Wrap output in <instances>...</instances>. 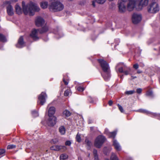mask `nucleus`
<instances>
[{
  "mask_svg": "<svg viewBox=\"0 0 160 160\" xmlns=\"http://www.w3.org/2000/svg\"><path fill=\"white\" fill-rule=\"evenodd\" d=\"M22 6L23 11L26 14H29L30 15H33L34 12H38L40 10L37 4L32 2H30L27 4L23 1L22 2Z\"/></svg>",
  "mask_w": 160,
  "mask_h": 160,
  "instance_id": "1",
  "label": "nucleus"
},
{
  "mask_svg": "<svg viewBox=\"0 0 160 160\" xmlns=\"http://www.w3.org/2000/svg\"><path fill=\"white\" fill-rule=\"evenodd\" d=\"M137 1L138 0H128L126 8L125 4V2H126L119 1L118 2V7L119 12L120 13H123L126 12L127 8L128 11H132L135 8Z\"/></svg>",
  "mask_w": 160,
  "mask_h": 160,
  "instance_id": "2",
  "label": "nucleus"
},
{
  "mask_svg": "<svg viewBox=\"0 0 160 160\" xmlns=\"http://www.w3.org/2000/svg\"><path fill=\"white\" fill-rule=\"evenodd\" d=\"M63 8V5L58 0H53L49 5L50 10L53 12L61 11Z\"/></svg>",
  "mask_w": 160,
  "mask_h": 160,
  "instance_id": "3",
  "label": "nucleus"
},
{
  "mask_svg": "<svg viewBox=\"0 0 160 160\" xmlns=\"http://www.w3.org/2000/svg\"><path fill=\"white\" fill-rule=\"evenodd\" d=\"M98 61L103 71L106 73L107 76L106 75L103 76V78L105 80H108L110 77V75L108 72L109 68L108 63L102 59H98Z\"/></svg>",
  "mask_w": 160,
  "mask_h": 160,
  "instance_id": "4",
  "label": "nucleus"
},
{
  "mask_svg": "<svg viewBox=\"0 0 160 160\" xmlns=\"http://www.w3.org/2000/svg\"><path fill=\"white\" fill-rule=\"evenodd\" d=\"M160 9V6L157 2H152L148 6V12L151 13L155 14L158 12Z\"/></svg>",
  "mask_w": 160,
  "mask_h": 160,
  "instance_id": "5",
  "label": "nucleus"
},
{
  "mask_svg": "<svg viewBox=\"0 0 160 160\" xmlns=\"http://www.w3.org/2000/svg\"><path fill=\"white\" fill-rule=\"evenodd\" d=\"M105 141V138L104 136L102 135L98 136L95 139V146L97 148H100Z\"/></svg>",
  "mask_w": 160,
  "mask_h": 160,
  "instance_id": "6",
  "label": "nucleus"
},
{
  "mask_svg": "<svg viewBox=\"0 0 160 160\" xmlns=\"http://www.w3.org/2000/svg\"><path fill=\"white\" fill-rule=\"evenodd\" d=\"M149 1V0H139L138 5L137 6H136L135 8H136L138 10H141L143 7H146L148 5Z\"/></svg>",
  "mask_w": 160,
  "mask_h": 160,
  "instance_id": "7",
  "label": "nucleus"
},
{
  "mask_svg": "<svg viewBox=\"0 0 160 160\" xmlns=\"http://www.w3.org/2000/svg\"><path fill=\"white\" fill-rule=\"evenodd\" d=\"M47 97V95L46 93L42 92L38 96V103L41 105H43L46 102V98Z\"/></svg>",
  "mask_w": 160,
  "mask_h": 160,
  "instance_id": "8",
  "label": "nucleus"
},
{
  "mask_svg": "<svg viewBox=\"0 0 160 160\" xmlns=\"http://www.w3.org/2000/svg\"><path fill=\"white\" fill-rule=\"evenodd\" d=\"M142 16L139 14L134 13L132 15V22L134 24H136L140 22Z\"/></svg>",
  "mask_w": 160,
  "mask_h": 160,
  "instance_id": "9",
  "label": "nucleus"
},
{
  "mask_svg": "<svg viewBox=\"0 0 160 160\" xmlns=\"http://www.w3.org/2000/svg\"><path fill=\"white\" fill-rule=\"evenodd\" d=\"M39 30L33 29L31 31L30 36L34 40H37L39 39L38 37Z\"/></svg>",
  "mask_w": 160,
  "mask_h": 160,
  "instance_id": "10",
  "label": "nucleus"
},
{
  "mask_svg": "<svg viewBox=\"0 0 160 160\" xmlns=\"http://www.w3.org/2000/svg\"><path fill=\"white\" fill-rule=\"evenodd\" d=\"M36 25L38 27L42 26L45 24V22L44 19L40 17H38L35 20Z\"/></svg>",
  "mask_w": 160,
  "mask_h": 160,
  "instance_id": "11",
  "label": "nucleus"
},
{
  "mask_svg": "<svg viewBox=\"0 0 160 160\" xmlns=\"http://www.w3.org/2000/svg\"><path fill=\"white\" fill-rule=\"evenodd\" d=\"M49 118L48 121V124L50 126H53L56 123L57 118L54 116H48Z\"/></svg>",
  "mask_w": 160,
  "mask_h": 160,
  "instance_id": "12",
  "label": "nucleus"
},
{
  "mask_svg": "<svg viewBox=\"0 0 160 160\" xmlns=\"http://www.w3.org/2000/svg\"><path fill=\"white\" fill-rule=\"evenodd\" d=\"M16 47L19 48H22L25 46L24 42L22 36H21L19 38L18 43L16 45Z\"/></svg>",
  "mask_w": 160,
  "mask_h": 160,
  "instance_id": "13",
  "label": "nucleus"
},
{
  "mask_svg": "<svg viewBox=\"0 0 160 160\" xmlns=\"http://www.w3.org/2000/svg\"><path fill=\"white\" fill-rule=\"evenodd\" d=\"M113 145L117 150L120 151L121 150V147L119 143L116 140H115L113 141Z\"/></svg>",
  "mask_w": 160,
  "mask_h": 160,
  "instance_id": "14",
  "label": "nucleus"
},
{
  "mask_svg": "<svg viewBox=\"0 0 160 160\" xmlns=\"http://www.w3.org/2000/svg\"><path fill=\"white\" fill-rule=\"evenodd\" d=\"M7 12L8 14L10 16H12L13 14V8L11 5H9L7 8Z\"/></svg>",
  "mask_w": 160,
  "mask_h": 160,
  "instance_id": "15",
  "label": "nucleus"
},
{
  "mask_svg": "<svg viewBox=\"0 0 160 160\" xmlns=\"http://www.w3.org/2000/svg\"><path fill=\"white\" fill-rule=\"evenodd\" d=\"M55 108L54 107H50L48 110V116H53L55 112Z\"/></svg>",
  "mask_w": 160,
  "mask_h": 160,
  "instance_id": "16",
  "label": "nucleus"
},
{
  "mask_svg": "<svg viewBox=\"0 0 160 160\" xmlns=\"http://www.w3.org/2000/svg\"><path fill=\"white\" fill-rule=\"evenodd\" d=\"M15 9L17 13L18 14H20L22 13V9L18 4H17L15 6Z\"/></svg>",
  "mask_w": 160,
  "mask_h": 160,
  "instance_id": "17",
  "label": "nucleus"
},
{
  "mask_svg": "<svg viewBox=\"0 0 160 160\" xmlns=\"http://www.w3.org/2000/svg\"><path fill=\"white\" fill-rule=\"evenodd\" d=\"M55 148L54 149V150L56 151H59L62 149H63L64 150L66 149V147L64 146L56 145L55 146Z\"/></svg>",
  "mask_w": 160,
  "mask_h": 160,
  "instance_id": "18",
  "label": "nucleus"
},
{
  "mask_svg": "<svg viewBox=\"0 0 160 160\" xmlns=\"http://www.w3.org/2000/svg\"><path fill=\"white\" fill-rule=\"evenodd\" d=\"M59 131L61 134L63 135L66 132L65 128L63 126H61L59 128Z\"/></svg>",
  "mask_w": 160,
  "mask_h": 160,
  "instance_id": "19",
  "label": "nucleus"
},
{
  "mask_svg": "<svg viewBox=\"0 0 160 160\" xmlns=\"http://www.w3.org/2000/svg\"><path fill=\"white\" fill-rule=\"evenodd\" d=\"M48 3L47 2H43L40 3L41 7L43 9L46 8L48 7Z\"/></svg>",
  "mask_w": 160,
  "mask_h": 160,
  "instance_id": "20",
  "label": "nucleus"
},
{
  "mask_svg": "<svg viewBox=\"0 0 160 160\" xmlns=\"http://www.w3.org/2000/svg\"><path fill=\"white\" fill-rule=\"evenodd\" d=\"M71 113L68 110H65L63 112V115L64 116H65L67 117H69L70 116Z\"/></svg>",
  "mask_w": 160,
  "mask_h": 160,
  "instance_id": "21",
  "label": "nucleus"
},
{
  "mask_svg": "<svg viewBox=\"0 0 160 160\" xmlns=\"http://www.w3.org/2000/svg\"><path fill=\"white\" fill-rule=\"evenodd\" d=\"M116 131H114L112 132H110L108 133V135L110 138H114L116 134Z\"/></svg>",
  "mask_w": 160,
  "mask_h": 160,
  "instance_id": "22",
  "label": "nucleus"
},
{
  "mask_svg": "<svg viewBox=\"0 0 160 160\" xmlns=\"http://www.w3.org/2000/svg\"><path fill=\"white\" fill-rule=\"evenodd\" d=\"M131 71V68L130 67H126V69L124 71L123 73L125 74L126 75H128V74H130L129 72Z\"/></svg>",
  "mask_w": 160,
  "mask_h": 160,
  "instance_id": "23",
  "label": "nucleus"
},
{
  "mask_svg": "<svg viewBox=\"0 0 160 160\" xmlns=\"http://www.w3.org/2000/svg\"><path fill=\"white\" fill-rule=\"evenodd\" d=\"M7 39L3 35L0 34V41L3 42H6Z\"/></svg>",
  "mask_w": 160,
  "mask_h": 160,
  "instance_id": "24",
  "label": "nucleus"
},
{
  "mask_svg": "<svg viewBox=\"0 0 160 160\" xmlns=\"http://www.w3.org/2000/svg\"><path fill=\"white\" fill-rule=\"evenodd\" d=\"M48 30V26L46 25L44 27H42L40 33H43L47 32Z\"/></svg>",
  "mask_w": 160,
  "mask_h": 160,
  "instance_id": "25",
  "label": "nucleus"
},
{
  "mask_svg": "<svg viewBox=\"0 0 160 160\" xmlns=\"http://www.w3.org/2000/svg\"><path fill=\"white\" fill-rule=\"evenodd\" d=\"M137 112H139L141 113H142L145 114H149L150 113L149 112L146 110L143 109H139L137 111Z\"/></svg>",
  "mask_w": 160,
  "mask_h": 160,
  "instance_id": "26",
  "label": "nucleus"
},
{
  "mask_svg": "<svg viewBox=\"0 0 160 160\" xmlns=\"http://www.w3.org/2000/svg\"><path fill=\"white\" fill-rule=\"evenodd\" d=\"M68 158V156L65 154H62L60 157V158L61 160H64L67 159Z\"/></svg>",
  "mask_w": 160,
  "mask_h": 160,
  "instance_id": "27",
  "label": "nucleus"
},
{
  "mask_svg": "<svg viewBox=\"0 0 160 160\" xmlns=\"http://www.w3.org/2000/svg\"><path fill=\"white\" fill-rule=\"evenodd\" d=\"M71 93V91L70 89H68L66 90L64 92V95L65 96H68Z\"/></svg>",
  "mask_w": 160,
  "mask_h": 160,
  "instance_id": "28",
  "label": "nucleus"
},
{
  "mask_svg": "<svg viewBox=\"0 0 160 160\" xmlns=\"http://www.w3.org/2000/svg\"><path fill=\"white\" fill-rule=\"evenodd\" d=\"M97 150L94 149L93 151V153L94 155V160H98V156L97 155Z\"/></svg>",
  "mask_w": 160,
  "mask_h": 160,
  "instance_id": "29",
  "label": "nucleus"
},
{
  "mask_svg": "<svg viewBox=\"0 0 160 160\" xmlns=\"http://www.w3.org/2000/svg\"><path fill=\"white\" fill-rule=\"evenodd\" d=\"M110 160H118V158L114 153L112 154Z\"/></svg>",
  "mask_w": 160,
  "mask_h": 160,
  "instance_id": "30",
  "label": "nucleus"
},
{
  "mask_svg": "<svg viewBox=\"0 0 160 160\" xmlns=\"http://www.w3.org/2000/svg\"><path fill=\"white\" fill-rule=\"evenodd\" d=\"M76 141L77 142H81V138L80 135L78 133L77 134L76 137Z\"/></svg>",
  "mask_w": 160,
  "mask_h": 160,
  "instance_id": "31",
  "label": "nucleus"
},
{
  "mask_svg": "<svg viewBox=\"0 0 160 160\" xmlns=\"http://www.w3.org/2000/svg\"><path fill=\"white\" fill-rule=\"evenodd\" d=\"M135 92V91L134 90L128 91H126L125 92V93L127 95H131L133 94Z\"/></svg>",
  "mask_w": 160,
  "mask_h": 160,
  "instance_id": "32",
  "label": "nucleus"
},
{
  "mask_svg": "<svg viewBox=\"0 0 160 160\" xmlns=\"http://www.w3.org/2000/svg\"><path fill=\"white\" fill-rule=\"evenodd\" d=\"M76 88L80 92H83L85 89L84 88L79 86L78 87H76Z\"/></svg>",
  "mask_w": 160,
  "mask_h": 160,
  "instance_id": "33",
  "label": "nucleus"
},
{
  "mask_svg": "<svg viewBox=\"0 0 160 160\" xmlns=\"http://www.w3.org/2000/svg\"><path fill=\"white\" fill-rule=\"evenodd\" d=\"M16 146L14 145L11 144L8 146L7 148L8 149H11L15 148Z\"/></svg>",
  "mask_w": 160,
  "mask_h": 160,
  "instance_id": "34",
  "label": "nucleus"
},
{
  "mask_svg": "<svg viewBox=\"0 0 160 160\" xmlns=\"http://www.w3.org/2000/svg\"><path fill=\"white\" fill-rule=\"evenodd\" d=\"M126 67H124V68L122 67H120L118 69V71L120 72L123 73L124 71L126 69Z\"/></svg>",
  "mask_w": 160,
  "mask_h": 160,
  "instance_id": "35",
  "label": "nucleus"
},
{
  "mask_svg": "<svg viewBox=\"0 0 160 160\" xmlns=\"http://www.w3.org/2000/svg\"><path fill=\"white\" fill-rule=\"evenodd\" d=\"M32 114L33 116L36 117L38 115V114L37 112L36 111H33L32 112Z\"/></svg>",
  "mask_w": 160,
  "mask_h": 160,
  "instance_id": "36",
  "label": "nucleus"
},
{
  "mask_svg": "<svg viewBox=\"0 0 160 160\" xmlns=\"http://www.w3.org/2000/svg\"><path fill=\"white\" fill-rule=\"evenodd\" d=\"M96 1L98 3L102 4L104 3L106 0H96Z\"/></svg>",
  "mask_w": 160,
  "mask_h": 160,
  "instance_id": "37",
  "label": "nucleus"
},
{
  "mask_svg": "<svg viewBox=\"0 0 160 160\" xmlns=\"http://www.w3.org/2000/svg\"><path fill=\"white\" fill-rule=\"evenodd\" d=\"M71 141H69V140L67 141L65 143V144L66 145L68 146H70L71 145Z\"/></svg>",
  "mask_w": 160,
  "mask_h": 160,
  "instance_id": "38",
  "label": "nucleus"
},
{
  "mask_svg": "<svg viewBox=\"0 0 160 160\" xmlns=\"http://www.w3.org/2000/svg\"><path fill=\"white\" fill-rule=\"evenodd\" d=\"M146 95L148 96H152L153 95L152 92V91H148L147 92Z\"/></svg>",
  "mask_w": 160,
  "mask_h": 160,
  "instance_id": "39",
  "label": "nucleus"
},
{
  "mask_svg": "<svg viewBox=\"0 0 160 160\" xmlns=\"http://www.w3.org/2000/svg\"><path fill=\"white\" fill-rule=\"evenodd\" d=\"M118 108L119 109V110H120L121 112H123V110L122 107L120 105L118 104Z\"/></svg>",
  "mask_w": 160,
  "mask_h": 160,
  "instance_id": "40",
  "label": "nucleus"
},
{
  "mask_svg": "<svg viewBox=\"0 0 160 160\" xmlns=\"http://www.w3.org/2000/svg\"><path fill=\"white\" fill-rule=\"evenodd\" d=\"M85 142L88 146H90L91 145V142L87 139L85 140Z\"/></svg>",
  "mask_w": 160,
  "mask_h": 160,
  "instance_id": "41",
  "label": "nucleus"
},
{
  "mask_svg": "<svg viewBox=\"0 0 160 160\" xmlns=\"http://www.w3.org/2000/svg\"><path fill=\"white\" fill-rule=\"evenodd\" d=\"M133 68L136 70H137L139 68V65L138 64L136 63L133 65Z\"/></svg>",
  "mask_w": 160,
  "mask_h": 160,
  "instance_id": "42",
  "label": "nucleus"
},
{
  "mask_svg": "<svg viewBox=\"0 0 160 160\" xmlns=\"http://www.w3.org/2000/svg\"><path fill=\"white\" fill-rule=\"evenodd\" d=\"M63 82H64V84L65 85H67L68 84V80H65V78L64 77H63Z\"/></svg>",
  "mask_w": 160,
  "mask_h": 160,
  "instance_id": "43",
  "label": "nucleus"
},
{
  "mask_svg": "<svg viewBox=\"0 0 160 160\" xmlns=\"http://www.w3.org/2000/svg\"><path fill=\"white\" fill-rule=\"evenodd\" d=\"M142 91V89L140 88H138L137 89V93L140 94L141 93Z\"/></svg>",
  "mask_w": 160,
  "mask_h": 160,
  "instance_id": "44",
  "label": "nucleus"
},
{
  "mask_svg": "<svg viewBox=\"0 0 160 160\" xmlns=\"http://www.w3.org/2000/svg\"><path fill=\"white\" fill-rule=\"evenodd\" d=\"M5 152L4 150L3 149H0V155H2V154L4 153Z\"/></svg>",
  "mask_w": 160,
  "mask_h": 160,
  "instance_id": "45",
  "label": "nucleus"
},
{
  "mask_svg": "<svg viewBox=\"0 0 160 160\" xmlns=\"http://www.w3.org/2000/svg\"><path fill=\"white\" fill-rule=\"evenodd\" d=\"M105 133L107 135H108V133L110 132L108 131V130L107 128H106L105 130Z\"/></svg>",
  "mask_w": 160,
  "mask_h": 160,
  "instance_id": "46",
  "label": "nucleus"
},
{
  "mask_svg": "<svg viewBox=\"0 0 160 160\" xmlns=\"http://www.w3.org/2000/svg\"><path fill=\"white\" fill-rule=\"evenodd\" d=\"M112 104V101L110 100L108 102V104L109 106H111Z\"/></svg>",
  "mask_w": 160,
  "mask_h": 160,
  "instance_id": "47",
  "label": "nucleus"
},
{
  "mask_svg": "<svg viewBox=\"0 0 160 160\" xmlns=\"http://www.w3.org/2000/svg\"><path fill=\"white\" fill-rule=\"evenodd\" d=\"M107 150V148L106 147L104 149V153H105L106 155H107V154L106 152V150Z\"/></svg>",
  "mask_w": 160,
  "mask_h": 160,
  "instance_id": "48",
  "label": "nucleus"
},
{
  "mask_svg": "<svg viewBox=\"0 0 160 160\" xmlns=\"http://www.w3.org/2000/svg\"><path fill=\"white\" fill-rule=\"evenodd\" d=\"M95 1H92V4L94 7H95Z\"/></svg>",
  "mask_w": 160,
  "mask_h": 160,
  "instance_id": "49",
  "label": "nucleus"
},
{
  "mask_svg": "<svg viewBox=\"0 0 160 160\" xmlns=\"http://www.w3.org/2000/svg\"><path fill=\"white\" fill-rule=\"evenodd\" d=\"M93 122V120L92 119H89L88 120V123H91Z\"/></svg>",
  "mask_w": 160,
  "mask_h": 160,
  "instance_id": "50",
  "label": "nucleus"
},
{
  "mask_svg": "<svg viewBox=\"0 0 160 160\" xmlns=\"http://www.w3.org/2000/svg\"><path fill=\"white\" fill-rule=\"evenodd\" d=\"M142 72V71H141L139 70H138L137 71V73L138 74L141 73Z\"/></svg>",
  "mask_w": 160,
  "mask_h": 160,
  "instance_id": "51",
  "label": "nucleus"
},
{
  "mask_svg": "<svg viewBox=\"0 0 160 160\" xmlns=\"http://www.w3.org/2000/svg\"><path fill=\"white\" fill-rule=\"evenodd\" d=\"M130 75L131 76V77L132 79H134L137 78L136 76H132V74H130Z\"/></svg>",
  "mask_w": 160,
  "mask_h": 160,
  "instance_id": "52",
  "label": "nucleus"
},
{
  "mask_svg": "<svg viewBox=\"0 0 160 160\" xmlns=\"http://www.w3.org/2000/svg\"><path fill=\"white\" fill-rule=\"evenodd\" d=\"M156 116L157 117H159L158 119H160V114H156Z\"/></svg>",
  "mask_w": 160,
  "mask_h": 160,
  "instance_id": "53",
  "label": "nucleus"
},
{
  "mask_svg": "<svg viewBox=\"0 0 160 160\" xmlns=\"http://www.w3.org/2000/svg\"><path fill=\"white\" fill-rule=\"evenodd\" d=\"M119 1H122L124 2H126L127 1V0H120Z\"/></svg>",
  "mask_w": 160,
  "mask_h": 160,
  "instance_id": "54",
  "label": "nucleus"
},
{
  "mask_svg": "<svg viewBox=\"0 0 160 160\" xmlns=\"http://www.w3.org/2000/svg\"><path fill=\"white\" fill-rule=\"evenodd\" d=\"M78 160H82V158H78Z\"/></svg>",
  "mask_w": 160,
  "mask_h": 160,
  "instance_id": "55",
  "label": "nucleus"
},
{
  "mask_svg": "<svg viewBox=\"0 0 160 160\" xmlns=\"http://www.w3.org/2000/svg\"><path fill=\"white\" fill-rule=\"evenodd\" d=\"M123 75H122V76H120V78H122V77H123Z\"/></svg>",
  "mask_w": 160,
  "mask_h": 160,
  "instance_id": "56",
  "label": "nucleus"
},
{
  "mask_svg": "<svg viewBox=\"0 0 160 160\" xmlns=\"http://www.w3.org/2000/svg\"><path fill=\"white\" fill-rule=\"evenodd\" d=\"M91 102L93 103V101L92 100L91 101H90Z\"/></svg>",
  "mask_w": 160,
  "mask_h": 160,
  "instance_id": "57",
  "label": "nucleus"
},
{
  "mask_svg": "<svg viewBox=\"0 0 160 160\" xmlns=\"http://www.w3.org/2000/svg\"><path fill=\"white\" fill-rule=\"evenodd\" d=\"M49 106H50V104L48 105V107L49 108Z\"/></svg>",
  "mask_w": 160,
  "mask_h": 160,
  "instance_id": "58",
  "label": "nucleus"
},
{
  "mask_svg": "<svg viewBox=\"0 0 160 160\" xmlns=\"http://www.w3.org/2000/svg\"><path fill=\"white\" fill-rule=\"evenodd\" d=\"M69 0V1H72V0Z\"/></svg>",
  "mask_w": 160,
  "mask_h": 160,
  "instance_id": "59",
  "label": "nucleus"
},
{
  "mask_svg": "<svg viewBox=\"0 0 160 160\" xmlns=\"http://www.w3.org/2000/svg\"><path fill=\"white\" fill-rule=\"evenodd\" d=\"M90 155V154H88V156H89Z\"/></svg>",
  "mask_w": 160,
  "mask_h": 160,
  "instance_id": "60",
  "label": "nucleus"
}]
</instances>
